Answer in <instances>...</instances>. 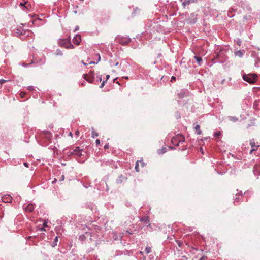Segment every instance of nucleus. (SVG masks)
<instances>
[{"label": "nucleus", "instance_id": "obj_63", "mask_svg": "<svg viewBox=\"0 0 260 260\" xmlns=\"http://www.w3.org/2000/svg\"><path fill=\"white\" fill-rule=\"evenodd\" d=\"M81 62H82V64H84V65H85V66H86V65H87V63H85V62H84V61H83V60H82V61H81Z\"/></svg>", "mask_w": 260, "mask_h": 260}, {"label": "nucleus", "instance_id": "obj_27", "mask_svg": "<svg viewBox=\"0 0 260 260\" xmlns=\"http://www.w3.org/2000/svg\"><path fill=\"white\" fill-rule=\"evenodd\" d=\"M140 10L138 8H136L134 11L132 12V15L133 16H135L136 14H138L139 13Z\"/></svg>", "mask_w": 260, "mask_h": 260}, {"label": "nucleus", "instance_id": "obj_23", "mask_svg": "<svg viewBox=\"0 0 260 260\" xmlns=\"http://www.w3.org/2000/svg\"><path fill=\"white\" fill-rule=\"evenodd\" d=\"M167 148L165 147H163L161 149H158L157 150V153L158 154H162L167 152Z\"/></svg>", "mask_w": 260, "mask_h": 260}, {"label": "nucleus", "instance_id": "obj_3", "mask_svg": "<svg viewBox=\"0 0 260 260\" xmlns=\"http://www.w3.org/2000/svg\"><path fill=\"white\" fill-rule=\"evenodd\" d=\"M58 44L61 47H63L67 49L74 48V45L71 43L70 36L68 38L61 39L58 40Z\"/></svg>", "mask_w": 260, "mask_h": 260}, {"label": "nucleus", "instance_id": "obj_60", "mask_svg": "<svg viewBox=\"0 0 260 260\" xmlns=\"http://www.w3.org/2000/svg\"><path fill=\"white\" fill-rule=\"evenodd\" d=\"M209 139H210V137H207L204 138L203 139L207 141V140H209Z\"/></svg>", "mask_w": 260, "mask_h": 260}, {"label": "nucleus", "instance_id": "obj_30", "mask_svg": "<svg viewBox=\"0 0 260 260\" xmlns=\"http://www.w3.org/2000/svg\"><path fill=\"white\" fill-rule=\"evenodd\" d=\"M91 134H92V137L93 138H95L97 137L99 135L98 133H96V132H95L94 131L93 128H92Z\"/></svg>", "mask_w": 260, "mask_h": 260}, {"label": "nucleus", "instance_id": "obj_26", "mask_svg": "<svg viewBox=\"0 0 260 260\" xmlns=\"http://www.w3.org/2000/svg\"><path fill=\"white\" fill-rule=\"evenodd\" d=\"M229 119L230 120L233 121V122H236L238 121V119L236 116H229Z\"/></svg>", "mask_w": 260, "mask_h": 260}, {"label": "nucleus", "instance_id": "obj_14", "mask_svg": "<svg viewBox=\"0 0 260 260\" xmlns=\"http://www.w3.org/2000/svg\"><path fill=\"white\" fill-rule=\"evenodd\" d=\"M64 153H66L68 156H72L74 155L75 151L73 150V149L68 148H66L63 150Z\"/></svg>", "mask_w": 260, "mask_h": 260}, {"label": "nucleus", "instance_id": "obj_19", "mask_svg": "<svg viewBox=\"0 0 260 260\" xmlns=\"http://www.w3.org/2000/svg\"><path fill=\"white\" fill-rule=\"evenodd\" d=\"M194 58L198 62L199 66H201L202 64V58L201 56H195Z\"/></svg>", "mask_w": 260, "mask_h": 260}, {"label": "nucleus", "instance_id": "obj_45", "mask_svg": "<svg viewBox=\"0 0 260 260\" xmlns=\"http://www.w3.org/2000/svg\"><path fill=\"white\" fill-rule=\"evenodd\" d=\"M105 83H106V81H103L102 82L101 85L100 86V88H103L104 86Z\"/></svg>", "mask_w": 260, "mask_h": 260}, {"label": "nucleus", "instance_id": "obj_58", "mask_svg": "<svg viewBox=\"0 0 260 260\" xmlns=\"http://www.w3.org/2000/svg\"><path fill=\"white\" fill-rule=\"evenodd\" d=\"M79 134H80V132H79V131H77L76 132V133H75V134H76V135H77V136H79Z\"/></svg>", "mask_w": 260, "mask_h": 260}, {"label": "nucleus", "instance_id": "obj_37", "mask_svg": "<svg viewBox=\"0 0 260 260\" xmlns=\"http://www.w3.org/2000/svg\"><path fill=\"white\" fill-rule=\"evenodd\" d=\"M46 226H47V222H44L43 223V227H42V228H40L39 229V230L40 231H44V230H45L44 227H46Z\"/></svg>", "mask_w": 260, "mask_h": 260}, {"label": "nucleus", "instance_id": "obj_47", "mask_svg": "<svg viewBox=\"0 0 260 260\" xmlns=\"http://www.w3.org/2000/svg\"><path fill=\"white\" fill-rule=\"evenodd\" d=\"M207 259V257L206 256H203L201 258H200L199 260H206Z\"/></svg>", "mask_w": 260, "mask_h": 260}, {"label": "nucleus", "instance_id": "obj_13", "mask_svg": "<svg viewBox=\"0 0 260 260\" xmlns=\"http://www.w3.org/2000/svg\"><path fill=\"white\" fill-rule=\"evenodd\" d=\"M198 1V0H184L182 3V5L185 8L186 6L189 5L192 3H197Z\"/></svg>", "mask_w": 260, "mask_h": 260}, {"label": "nucleus", "instance_id": "obj_22", "mask_svg": "<svg viewBox=\"0 0 260 260\" xmlns=\"http://www.w3.org/2000/svg\"><path fill=\"white\" fill-rule=\"evenodd\" d=\"M96 78V80L95 82L94 81L93 83H94L96 85H98L99 82L102 81V75L97 74Z\"/></svg>", "mask_w": 260, "mask_h": 260}, {"label": "nucleus", "instance_id": "obj_2", "mask_svg": "<svg viewBox=\"0 0 260 260\" xmlns=\"http://www.w3.org/2000/svg\"><path fill=\"white\" fill-rule=\"evenodd\" d=\"M30 33V30H24L22 27H18L13 30L14 35L16 37H20L22 40H24L26 37L29 35Z\"/></svg>", "mask_w": 260, "mask_h": 260}, {"label": "nucleus", "instance_id": "obj_54", "mask_svg": "<svg viewBox=\"0 0 260 260\" xmlns=\"http://www.w3.org/2000/svg\"><path fill=\"white\" fill-rule=\"evenodd\" d=\"M109 148V144H106L105 146H104V148L105 149H108Z\"/></svg>", "mask_w": 260, "mask_h": 260}, {"label": "nucleus", "instance_id": "obj_53", "mask_svg": "<svg viewBox=\"0 0 260 260\" xmlns=\"http://www.w3.org/2000/svg\"><path fill=\"white\" fill-rule=\"evenodd\" d=\"M24 166H25L26 167H28L29 164L28 163V162H24Z\"/></svg>", "mask_w": 260, "mask_h": 260}, {"label": "nucleus", "instance_id": "obj_28", "mask_svg": "<svg viewBox=\"0 0 260 260\" xmlns=\"http://www.w3.org/2000/svg\"><path fill=\"white\" fill-rule=\"evenodd\" d=\"M55 54L57 56H62L63 55L62 52L59 49H57Z\"/></svg>", "mask_w": 260, "mask_h": 260}, {"label": "nucleus", "instance_id": "obj_7", "mask_svg": "<svg viewBox=\"0 0 260 260\" xmlns=\"http://www.w3.org/2000/svg\"><path fill=\"white\" fill-rule=\"evenodd\" d=\"M84 78L89 83H93L94 81V72L93 71H90L88 74L83 75Z\"/></svg>", "mask_w": 260, "mask_h": 260}, {"label": "nucleus", "instance_id": "obj_24", "mask_svg": "<svg viewBox=\"0 0 260 260\" xmlns=\"http://www.w3.org/2000/svg\"><path fill=\"white\" fill-rule=\"evenodd\" d=\"M57 242H58V237H56L54 239V240L53 241V243H52L51 245L52 247H54L55 246H56L57 244Z\"/></svg>", "mask_w": 260, "mask_h": 260}, {"label": "nucleus", "instance_id": "obj_16", "mask_svg": "<svg viewBox=\"0 0 260 260\" xmlns=\"http://www.w3.org/2000/svg\"><path fill=\"white\" fill-rule=\"evenodd\" d=\"M141 222H143L145 224H148V225H150L149 224V217L147 216H144L140 218V220Z\"/></svg>", "mask_w": 260, "mask_h": 260}, {"label": "nucleus", "instance_id": "obj_33", "mask_svg": "<svg viewBox=\"0 0 260 260\" xmlns=\"http://www.w3.org/2000/svg\"><path fill=\"white\" fill-rule=\"evenodd\" d=\"M83 151H79L74 153V155H77L78 157H81L83 155L82 154Z\"/></svg>", "mask_w": 260, "mask_h": 260}, {"label": "nucleus", "instance_id": "obj_50", "mask_svg": "<svg viewBox=\"0 0 260 260\" xmlns=\"http://www.w3.org/2000/svg\"><path fill=\"white\" fill-rule=\"evenodd\" d=\"M187 257L185 256H183L182 257V258L179 260H187Z\"/></svg>", "mask_w": 260, "mask_h": 260}, {"label": "nucleus", "instance_id": "obj_42", "mask_svg": "<svg viewBox=\"0 0 260 260\" xmlns=\"http://www.w3.org/2000/svg\"><path fill=\"white\" fill-rule=\"evenodd\" d=\"M85 238V237L84 235H80L79 237V239L82 241H83Z\"/></svg>", "mask_w": 260, "mask_h": 260}, {"label": "nucleus", "instance_id": "obj_39", "mask_svg": "<svg viewBox=\"0 0 260 260\" xmlns=\"http://www.w3.org/2000/svg\"><path fill=\"white\" fill-rule=\"evenodd\" d=\"M19 95L21 97V98H24L25 96V95H26V92H21L20 93H19Z\"/></svg>", "mask_w": 260, "mask_h": 260}, {"label": "nucleus", "instance_id": "obj_57", "mask_svg": "<svg viewBox=\"0 0 260 260\" xmlns=\"http://www.w3.org/2000/svg\"><path fill=\"white\" fill-rule=\"evenodd\" d=\"M57 181V179H56V178H55V179H54V180L52 181V184H54L55 182H56V181Z\"/></svg>", "mask_w": 260, "mask_h": 260}, {"label": "nucleus", "instance_id": "obj_36", "mask_svg": "<svg viewBox=\"0 0 260 260\" xmlns=\"http://www.w3.org/2000/svg\"><path fill=\"white\" fill-rule=\"evenodd\" d=\"M78 8V5H76L75 6H74V9H75V10H74L73 11V12L74 14H77V13H78V11H77V10Z\"/></svg>", "mask_w": 260, "mask_h": 260}, {"label": "nucleus", "instance_id": "obj_4", "mask_svg": "<svg viewBox=\"0 0 260 260\" xmlns=\"http://www.w3.org/2000/svg\"><path fill=\"white\" fill-rule=\"evenodd\" d=\"M228 57L224 54L223 52H220L216 55V56L212 59V61L213 63H224Z\"/></svg>", "mask_w": 260, "mask_h": 260}, {"label": "nucleus", "instance_id": "obj_9", "mask_svg": "<svg viewBox=\"0 0 260 260\" xmlns=\"http://www.w3.org/2000/svg\"><path fill=\"white\" fill-rule=\"evenodd\" d=\"M73 43L76 45H79L81 42V37L79 34H77L73 39Z\"/></svg>", "mask_w": 260, "mask_h": 260}, {"label": "nucleus", "instance_id": "obj_51", "mask_svg": "<svg viewBox=\"0 0 260 260\" xmlns=\"http://www.w3.org/2000/svg\"><path fill=\"white\" fill-rule=\"evenodd\" d=\"M196 22V19H193L192 20L190 21V23H195Z\"/></svg>", "mask_w": 260, "mask_h": 260}, {"label": "nucleus", "instance_id": "obj_25", "mask_svg": "<svg viewBox=\"0 0 260 260\" xmlns=\"http://www.w3.org/2000/svg\"><path fill=\"white\" fill-rule=\"evenodd\" d=\"M145 251L146 253H147V254L150 253L152 251L151 247H149V246L146 247V248L145 249Z\"/></svg>", "mask_w": 260, "mask_h": 260}, {"label": "nucleus", "instance_id": "obj_35", "mask_svg": "<svg viewBox=\"0 0 260 260\" xmlns=\"http://www.w3.org/2000/svg\"><path fill=\"white\" fill-rule=\"evenodd\" d=\"M135 168V170L136 172H139L138 161L136 162Z\"/></svg>", "mask_w": 260, "mask_h": 260}, {"label": "nucleus", "instance_id": "obj_34", "mask_svg": "<svg viewBox=\"0 0 260 260\" xmlns=\"http://www.w3.org/2000/svg\"><path fill=\"white\" fill-rule=\"evenodd\" d=\"M250 144L251 146V147L253 148H254V147L257 148L258 146H256L255 145V143L254 142H252V141H250Z\"/></svg>", "mask_w": 260, "mask_h": 260}, {"label": "nucleus", "instance_id": "obj_8", "mask_svg": "<svg viewBox=\"0 0 260 260\" xmlns=\"http://www.w3.org/2000/svg\"><path fill=\"white\" fill-rule=\"evenodd\" d=\"M117 40L118 42H119V43L122 45H125L127 44L131 41V38L129 37H128V36L118 37L117 38Z\"/></svg>", "mask_w": 260, "mask_h": 260}, {"label": "nucleus", "instance_id": "obj_41", "mask_svg": "<svg viewBox=\"0 0 260 260\" xmlns=\"http://www.w3.org/2000/svg\"><path fill=\"white\" fill-rule=\"evenodd\" d=\"M27 89L29 91H32L34 90V87L32 86H29L27 87Z\"/></svg>", "mask_w": 260, "mask_h": 260}, {"label": "nucleus", "instance_id": "obj_12", "mask_svg": "<svg viewBox=\"0 0 260 260\" xmlns=\"http://www.w3.org/2000/svg\"><path fill=\"white\" fill-rule=\"evenodd\" d=\"M25 209L26 211L31 212L34 211L35 209V205L33 204L29 203L25 207Z\"/></svg>", "mask_w": 260, "mask_h": 260}, {"label": "nucleus", "instance_id": "obj_11", "mask_svg": "<svg viewBox=\"0 0 260 260\" xmlns=\"http://www.w3.org/2000/svg\"><path fill=\"white\" fill-rule=\"evenodd\" d=\"M188 94V91L187 90L183 89L180 91L178 94L177 95L180 98H182L185 96H187Z\"/></svg>", "mask_w": 260, "mask_h": 260}, {"label": "nucleus", "instance_id": "obj_40", "mask_svg": "<svg viewBox=\"0 0 260 260\" xmlns=\"http://www.w3.org/2000/svg\"><path fill=\"white\" fill-rule=\"evenodd\" d=\"M8 81V80H4V79H0V84L2 85L3 84L6 83Z\"/></svg>", "mask_w": 260, "mask_h": 260}, {"label": "nucleus", "instance_id": "obj_49", "mask_svg": "<svg viewBox=\"0 0 260 260\" xmlns=\"http://www.w3.org/2000/svg\"><path fill=\"white\" fill-rule=\"evenodd\" d=\"M96 145L98 146L100 144V140L99 139H96L95 141Z\"/></svg>", "mask_w": 260, "mask_h": 260}, {"label": "nucleus", "instance_id": "obj_55", "mask_svg": "<svg viewBox=\"0 0 260 260\" xmlns=\"http://www.w3.org/2000/svg\"><path fill=\"white\" fill-rule=\"evenodd\" d=\"M88 64H97V62H96L95 61H91L89 62L88 63Z\"/></svg>", "mask_w": 260, "mask_h": 260}, {"label": "nucleus", "instance_id": "obj_32", "mask_svg": "<svg viewBox=\"0 0 260 260\" xmlns=\"http://www.w3.org/2000/svg\"><path fill=\"white\" fill-rule=\"evenodd\" d=\"M73 150L75 151L74 153L79 151H83V150L80 149V147L78 146H76L75 149H73Z\"/></svg>", "mask_w": 260, "mask_h": 260}, {"label": "nucleus", "instance_id": "obj_17", "mask_svg": "<svg viewBox=\"0 0 260 260\" xmlns=\"http://www.w3.org/2000/svg\"><path fill=\"white\" fill-rule=\"evenodd\" d=\"M244 53V50H238L234 52V54L236 56L242 57L243 56Z\"/></svg>", "mask_w": 260, "mask_h": 260}, {"label": "nucleus", "instance_id": "obj_18", "mask_svg": "<svg viewBox=\"0 0 260 260\" xmlns=\"http://www.w3.org/2000/svg\"><path fill=\"white\" fill-rule=\"evenodd\" d=\"M238 195L242 196V191H240L237 194H236L235 197L234 198V199H233V200H234V203L236 205H237L236 202H238L240 200V199L239 198V197H237Z\"/></svg>", "mask_w": 260, "mask_h": 260}, {"label": "nucleus", "instance_id": "obj_10", "mask_svg": "<svg viewBox=\"0 0 260 260\" xmlns=\"http://www.w3.org/2000/svg\"><path fill=\"white\" fill-rule=\"evenodd\" d=\"M2 200L5 203H11L12 202V197L10 195H5L2 197Z\"/></svg>", "mask_w": 260, "mask_h": 260}, {"label": "nucleus", "instance_id": "obj_21", "mask_svg": "<svg viewBox=\"0 0 260 260\" xmlns=\"http://www.w3.org/2000/svg\"><path fill=\"white\" fill-rule=\"evenodd\" d=\"M194 129L196 130V133L197 135H201L202 134V131L200 129V126L199 125H197L194 127Z\"/></svg>", "mask_w": 260, "mask_h": 260}, {"label": "nucleus", "instance_id": "obj_43", "mask_svg": "<svg viewBox=\"0 0 260 260\" xmlns=\"http://www.w3.org/2000/svg\"><path fill=\"white\" fill-rule=\"evenodd\" d=\"M176 80V77L172 76V77L171 78V82H173L175 81Z\"/></svg>", "mask_w": 260, "mask_h": 260}, {"label": "nucleus", "instance_id": "obj_29", "mask_svg": "<svg viewBox=\"0 0 260 260\" xmlns=\"http://www.w3.org/2000/svg\"><path fill=\"white\" fill-rule=\"evenodd\" d=\"M123 178V177L122 175H120L119 176V178L116 179V183L117 184H120V183H122V178Z\"/></svg>", "mask_w": 260, "mask_h": 260}, {"label": "nucleus", "instance_id": "obj_56", "mask_svg": "<svg viewBox=\"0 0 260 260\" xmlns=\"http://www.w3.org/2000/svg\"><path fill=\"white\" fill-rule=\"evenodd\" d=\"M256 149L255 148H253L252 149V150H251L250 152V153H252L253 152V151H256Z\"/></svg>", "mask_w": 260, "mask_h": 260}, {"label": "nucleus", "instance_id": "obj_31", "mask_svg": "<svg viewBox=\"0 0 260 260\" xmlns=\"http://www.w3.org/2000/svg\"><path fill=\"white\" fill-rule=\"evenodd\" d=\"M221 135V132L220 131H217L215 132L213 134V136L216 137L218 138Z\"/></svg>", "mask_w": 260, "mask_h": 260}, {"label": "nucleus", "instance_id": "obj_62", "mask_svg": "<svg viewBox=\"0 0 260 260\" xmlns=\"http://www.w3.org/2000/svg\"><path fill=\"white\" fill-rule=\"evenodd\" d=\"M106 191H108L109 190V188H108V185L107 183H106Z\"/></svg>", "mask_w": 260, "mask_h": 260}, {"label": "nucleus", "instance_id": "obj_64", "mask_svg": "<svg viewBox=\"0 0 260 260\" xmlns=\"http://www.w3.org/2000/svg\"><path fill=\"white\" fill-rule=\"evenodd\" d=\"M29 64L23 63V66L26 67H28L29 66Z\"/></svg>", "mask_w": 260, "mask_h": 260}, {"label": "nucleus", "instance_id": "obj_1", "mask_svg": "<svg viewBox=\"0 0 260 260\" xmlns=\"http://www.w3.org/2000/svg\"><path fill=\"white\" fill-rule=\"evenodd\" d=\"M52 134L49 131H41L38 135L37 141L43 146H48L51 142Z\"/></svg>", "mask_w": 260, "mask_h": 260}, {"label": "nucleus", "instance_id": "obj_59", "mask_svg": "<svg viewBox=\"0 0 260 260\" xmlns=\"http://www.w3.org/2000/svg\"><path fill=\"white\" fill-rule=\"evenodd\" d=\"M162 56L161 53H159L157 54V58H159Z\"/></svg>", "mask_w": 260, "mask_h": 260}, {"label": "nucleus", "instance_id": "obj_46", "mask_svg": "<svg viewBox=\"0 0 260 260\" xmlns=\"http://www.w3.org/2000/svg\"><path fill=\"white\" fill-rule=\"evenodd\" d=\"M21 199V197L20 196H18L16 197L15 200L17 202H19Z\"/></svg>", "mask_w": 260, "mask_h": 260}, {"label": "nucleus", "instance_id": "obj_20", "mask_svg": "<svg viewBox=\"0 0 260 260\" xmlns=\"http://www.w3.org/2000/svg\"><path fill=\"white\" fill-rule=\"evenodd\" d=\"M20 5V6L25 7L27 10L29 9V7L30 6L27 1H25L24 3H21Z\"/></svg>", "mask_w": 260, "mask_h": 260}, {"label": "nucleus", "instance_id": "obj_15", "mask_svg": "<svg viewBox=\"0 0 260 260\" xmlns=\"http://www.w3.org/2000/svg\"><path fill=\"white\" fill-rule=\"evenodd\" d=\"M145 28L146 31L148 30L152 25L153 22L149 20H147L145 22Z\"/></svg>", "mask_w": 260, "mask_h": 260}, {"label": "nucleus", "instance_id": "obj_52", "mask_svg": "<svg viewBox=\"0 0 260 260\" xmlns=\"http://www.w3.org/2000/svg\"><path fill=\"white\" fill-rule=\"evenodd\" d=\"M79 29V27L78 26H76L75 28V29L74 30V32L78 30Z\"/></svg>", "mask_w": 260, "mask_h": 260}, {"label": "nucleus", "instance_id": "obj_48", "mask_svg": "<svg viewBox=\"0 0 260 260\" xmlns=\"http://www.w3.org/2000/svg\"><path fill=\"white\" fill-rule=\"evenodd\" d=\"M241 43H242V41L240 39H238L237 41V44L239 46H240L241 45Z\"/></svg>", "mask_w": 260, "mask_h": 260}, {"label": "nucleus", "instance_id": "obj_38", "mask_svg": "<svg viewBox=\"0 0 260 260\" xmlns=\"http://www.w3.org/2000/svg\"><path fill=\"white\" fill-rule=\"evenodd\" d=\"M33 63H36V65L35 66H38L37 64L38 63V60H37L35 58H34V60L32 61V62H31V64H33Z\"/></svg>", "mask_w": 260, "mask_h": 260}, {"label": "nucleus", "instance_id": "obj_6", "mask_svg": "<svg viewBox=\"0 0 260 260\" xmlns=\"http://www.w3.org/2000/svg\"><path fill=\"white\" fill-rule=\"evenodd\" d=\"M184 141V137L183 135L180 134H178L177 136L173 137L171 139L172 144L176 146H178L180 144H182Z\"/></svg>", "mask_w": 260, "mask_h": 260}, {"label": "nucleus", "instance_id": "obj_44", "mask_svg": "<svg viewBox=\"0 0 260 260\" xmlns=\"http://www.w3.org/2000/svg\"><path fill=\"white\" fill-rule=\"evenodd\" d=\"M64 176L63 175H62L59 178V181H62L63 180H64Z\"/></svg>", "mask_w": 260, "mask_h": 260}, {"label": "nucleus", "instance_id": "obj_5", "mask_svg": "<svg viewBox=\"0 0 260 260\" xmlns=\"http://www.w3.org/2000/svg\"><path fill=\"white\" fill-rule=\"evenodd\" d=\"M243 79L247 82L250 84H254L255 83L257 79V76L256 74H243L242 75Z\"/></svg>", "mask_w": 260, "mask_h": 260}, {"label": "nucleus", "instance_id": "obj_61", "mask_svg": "<svg viewBox=\"0 0 260 260\" xmlns=\"http://www.w3.org/2000/svg\"><path fill=\"white\" fill-rule=\"evenodd\" d=\"M109 77H110V75H107L106 76V80H105V81H106V82L108 80V79L109 78Z\"/></svg>", "mask_w": 260, "mask_h": 260}]
</instances>
